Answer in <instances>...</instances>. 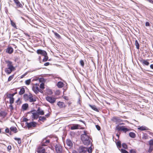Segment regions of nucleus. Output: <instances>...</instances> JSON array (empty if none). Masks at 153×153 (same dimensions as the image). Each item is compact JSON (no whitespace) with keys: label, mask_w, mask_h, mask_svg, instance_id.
Returning <instances> with one entry per match:
<instances>
[{"label":"nucleus","mask_w":153,"mask_h":153,"mask_svg":"<svg viewBox=\"0 0 153 153\" xmlns=\"http://www.w3.org/2000/svg\"><path fill=\"white\" fill-rule=\"evenodd\" d=\"M18 7L22 8L23 6L18 0H13Z\"/></svg>","instance_id":"nucleus-11"},{"label":"nucleus","mask_w":153,"mask_h":153,"mask_svg":"<svg viewBox=\"0 0 153 153\" xmlns=\"http://www.w3.org/2000/svg\"><path fill=\"white\" fill-rule=\"evenodd\" d=\"M5 62L7 64V66L8 68L15 69V68L13 65L12 62H11L9 60H7L5 61Z\"/></svg>","instance_id":"nucleus-8"},{"label":"nucleus","mask_w":153,"mask_h":153,"mask_svg":"<svg viewBox=\"0 0 153 153\" xmlns=\"http://www.w3.org/2000/svg\"><path fill=\"white\" fill-rule=\"evenodd\" d=\"M31 113L32 115L31 116V117L33 119L36 120L39 117V115L37 113L36 110H33L28 112L27 113L30 114Z\"/></svg>","instance_id":"nucleus-2"},{"label":"nucleus","mask_w":153,"mask_h":153,"mask_svg":"<svg viewBox=\"0 0 153 153\" xmlns=\"http://www.w3.org/2000/svg\"><path fill=\"white\" fill-rule=\"evenodd\" d=\"M14 69H9L8 68H6L5 69V71L7 74H9L11 72L13 71Z\"/></svg>","instance_id":"nucleus-16"},{"label":"nucleus","mask_w":153,"mask_h":153,"mask_svg":"<svg viewBox=\"0 0 153 153\" xmlns=\"http://www.w3.org/2000/svg\"><path fill=\"white\" fill-rule=\"evenodd\" d=\"M122 146L123 148L125 149H128L127 145L125 143H123L122 144Z\"/></svg>","instance_id":"nucleus-40"},{"label":"nucleus","mask_w":153,"mask_h":153,"mask_svg":"<svg viewBox=\"0 0 153 153\" xmlns=\"http://www.w3.org/2000/svg\"><path fill=\"white\" fill-rule=\"evenodd\" d=\"M10 130L7 127L5 129V132L6 133H8L9 132Z\"/></svg>","instance_id":"nucleus-54"},{"label":"nucleus","mask_w":153,"mask_h":153,"mask_svg":"<svg viewBox=\"0 0 153 153\" xmlns=\"http://www.w3.org/2000/svg\"><path fill=\"white\" fill-rule=\"evenodd\" d=\"M43 56H44V57L42 60L43 62H45L47 61L48 60V57L47 56V54L45 55H44Z\"/></svg>","instance_id":"nucleus-37"},{"label":"nucleus","mask_w":153,"mask_h":153,"mask_svg":"<svg viewBox=\"0 0 153 153\" xmlns=\"http://www.w3.org/2000/svg\"><path fill=\"white\" fill-rule=\"evenodd\" d=\"M130 153H136V151L134 149H131L130 151Z\"/></svg>","instance_id":"nucleus-57"},{"label":"nucleus","mask_w":153,"mask_h":153,"mask_svg":"<svg viewBox=\"0 0 153 153\" xmlns=\"http://www.w3.org/2000/svg\"><path fill=\"white\" fill-rule=\"evenodd\" d=\"M31 82V79H27L25 81V84L27 85H29Z\"/></svg>","instance_id":"nucleus-42"},{"label":"nucleus","mask_w":153,"mask_h":153,"mask_svg":"<svg viewBox=\"0 0 153 153\" xmlns=\"http://www.w3.org/2000/svg\"><path fill=\"white\" fill-rule=\"evenodd\" d=\"M14 76V75L10 76L8 78V81H10L13 78Z\"/></svg>","instance_id":"nucleus-46"},{"label":"nucleus","mask_w":153,"mask_h":153,"mask_svg":"<svg viewBox=\"0 0 153 153\" xmlns=\"http://www.w3.org/2000/svg\"><path fill=\"white\" fill-rule=\"evenodd\" d=\"M129 136L132 138H134L136 137V134L134 132H130L129 134Z\"/></svg>","instance_id":"nucleus-32"},{"label":"nucleus","mask_w":153,"mask_h":153,"mask_svg":"<svg viewBox=\"0 0 153 153\" xmlns=\"http://www.w3.org/2000/svg\"><path fill=\"white\" fill-rule=\"evenodd\" d=\"M14 139L17 141L18 143L19 144H20L21 143V140L20 138H18L15 137L14 138Z\"/></svg>","instance_id":"nucleus-38"},{"label":"nucleus","mask_w":153,"mask_h":153,"mask_svg":"<svg viewBox=\"0 0 153 153\" xmlns=\"http://www.w3.org/2000/svg\"><path fill=\"white\" fill-rule=\"evenodd\" d=\"M72 153H79V152H78V150L77 151L75 150H73L72 151Z\"/></svg>","instance_id":"nucleus-60"},{"label":"nucleus","mask_w":153,"mask_h":153,"mask_svg":"<svg viewBox=\"0 0 153 153\" xmlns=\"http://www.w3.org/2000/svg\"><path fill=\"white\" fill-rule=\"evenodd\" d=\"M137 129H138L141 131L147 130H149V128H147L146 127L144 126H140L139 127L137 128Z\"/></svg>","instance_id":"nucleus-19"},{"label":"nucleus","mask_w":153,"mask_h":153,"mask_svg":"<svg viewBox=\"0 0 153 153\" xmlns=\"http://www.w3.org/2000/svg\"><path fill=\"white\" fill-rule=\"evenodd\" d=\"M11 146L10 145L8 146L7 147V149L8 151H10L11 149Z\"/></svg>","instance_id":"nucleus-55"},{"label":"nucleus","mask_w":153,"mask_h":153,"mask_svg":"<svg viewBox=\"0 0 153 153\" xmlns=\"http://www.w3.org/2000/svg\"><path fill=\"white\" fill-rule=\"evenodd\" d=\"M121 152L122 153H128L127 151L123 149H121Z\"/></svg>","instance_id":"nucleus-45"},{"label":"nucleus","mask_w":153,"mask_h":153,"mask_svg":"<svg viewBox=\"0 0 153 153\" xmlns=\"http://www.w3.org/2000/svg\"><path fill=\"white\" fill-rule=\"evenodd\" d=\"M64 85L63 83L62 82L59 81L58 82L57 84V86L59 88H62L63 87Z\"/></svg>","instance_id":"nucleus-22"},{"label":"nucleus","mask_w":153,"mask_h":153,"mask_svg":"<svg viewBox=\"0 0 153 153\" xmlns=\"http://www.w3.org/2000/svg\"><path fill=\"white\" fill-rule=\"evenodd\" d=\"M80 63L81 66L82 67H83L84 66V63L83 60H81L80 61Z\"/></svg>","instance_id":"nucleus-48"},{"label":"nucleus","mask_w":153,"mask_h":153,"mask_svg":"<svg viewBox=\"0 0 153 153\" xmlns=\"http://www.w3.org/2000/svg\"><path fill=\"white\" fill-rule=\"evenodd\" d=\"M124 126H119L118 125L116 128V129L118 131H122Z\"/></svg>","instance_id":"nucleus-29"},{"label":"nucleus","mask_w":153,"mask_h":153,"mask_svg":"<svg viewBox=\"0 0 153 153\" xmlns=\"http://www.w3.org/2000/svg\"><path fill=\"white\" fill-rule=\"evenodd\" d=\"M91 146H90L89 147L87 148V152H88V153H92V151L93 149L92 148V143L91 144Z\"/></svg>","instance_id":"nucleus-28"},{"label":"nucleus","mask_w":153,"mask_h":153,"mask_svg":"<svg viewBox=\"0 0 153 153\" xmlns=\"http://www.w3.org/2000/svg\"><path fill=\"white\" fill-rule=\"evenodd\" d=\"M49 64H50V63L49 62H47L45 63L44 64V65L45 66H47L49 65Z\"/></svg>","instance_id":"nucleus-59"},{"label":"nucleus","mask_w":153,"mask_h":153,"mask_svg":"<svg viewBox=\"0 0 153 153\" xmlns=\"http://www.w3.org/2000/svg\"><path fill=\"white\" fill-rule=\"evenodd\" d=\"M66 142L67 145L71 147L72 146V143L70 139H67L66 141Z\"/></svg>","instance_id":"nucleus-21"},{"label":"nucleus","mask_w":153,"mask_h":153,"mask_svg":"<svg viewBox=\"0 0 153 153\" xmlns=\"http://www.w3.org/2000/svg\"><path fill=\"white\" fill-rule=\"evenodd\" d=\"M7 115L6 113L4 111H1L0 112V116L3 117H5Z\"/></svg>","instance_id":"nucleus-30"},{"label":"nucleus","mask_w":153,"mask_h":153,"mask_svg":"<svg viewBox=\"0 0 153 153\" xmlns=\"http://www.w3.org/2000/svg\"><path fill=\"white\" fill-rule=\"evenodd\" d=\"M42 142L45 143L46 144H47L50 142V140H46L45 138L43 139L42 140Z\"/></svg>","instance_id":"nucleus-41"},{"label":"nucleus","mask_w":153,"mask_h":153,"mask_svg":"<svg viewBox=\"0 0 153 153\" xmlns=\"http://www.w3.org/2000/svg\"><path fill=\"white\" fill-rule=\"evenodd\" d=\"M45 79L44 78H40L39 79V81L40 82H44Z\"/></svg>","instance_id":"nucleus-49"},{"label":"nucleus","mask_w":153,"mask_h":153,"mask_svg":"<svg viewBox=\"0 0 153 153\" xmlns=\"http://www.w3.org/2000/svg\"><path fill=\"white\" fill-rule=\"evenodd\" d=\"M29 100L30 102H34L36 101V97H33V95L31 94L30 93V96Z\"/></svg>","instance_id":"nucleus-9"},{"label":"nucleus","mask_w":153,"mask_h":153,"mask_svg":"<svg viewBox=\"0 0 153 153\" xmlns=\"http://www.w3.org/2000/svg\"><path fill=\"white\" fill-rule=\"evenodd\" d=\"M148 138L147 135L146 134V135L144 134L143 136L142 137V138L143 139H146Z\"/></svg>","instance_id":"nucleus-50"},{"label":"nucleus","mask_w":153,"mask_h":153,"mask_svg":"<svg viewBox=\"0 0 153 153\" xmlns=\"http://www.w3.org/2000/svg\"><path fill=\"white\" fill-rule=\"evenodd\" d=\"M150 3L153 4V1L152 0H147Z\"/></svg>","instance_id":"nucleus-64"},{"label":"nucleus","mask_w":153,"mask_h":153,"mask_svg":"<svg viewBox=\"0 0 153 153\" xmlns=\"http://www.w3.org/2000/svg\"><path fill=\"white\" fill-rule=\"evenodd\" d=\"M46 100L51 103H53L56 101V99L52 97L47 96Z\"/></svg>","instance_id":"nucleus-6"},{"label":"nucleus","mask_w":153,"mask_h":153,"mask_svg":"<svg viewBox=\"0 0 153 153\" xmlns=\"http://www.w3.org/2000/svg\"><path fill=\"white\" fill-rule=\"evenodd\" d=\"M96 128H97V129L99 131V130H100L101 128L100 127V126H99L98 125H96Z\"/></svg>","instance_id":"nucleus-52"},{"label":"nucleus","mask_w":153,"mask_h":153,"mask_svg":"<svg viewBox=\"0 0 153 153\" xmlns=\"http://www.w3.org/2000/svg\"><path fill=\"white\" fill-rule=\"evenodd\" d=\"M37 113L39 115H43L44 114V112L43 110L41 109L40 107H39L38 108L37 110L36 111Z\"/></svg>","instance_id":"nucleus-13"},{"label":"nucleus","mask_w":153,"mask_h":153,"mask_svg":"<svg viewBox=\"0 0 153 153\" xmlns=\"http://www.w3.org/2000/svg\"><path fill=\"white\" fill-rule=\"evenodd\" d=\"M142 61H143L142 64L143 65H145L148 66L149 64V62L147 61V60L144 59V60H142Z\"/></svg>","instance_id":"nucleus-33"},{"label":"nucleus","mask_w":153,"mask_h":153,"mask_svg":"<svg viewBox=\"0 0 153 153\" xmlns=\"http://www.w3.org/2000/svg\"><path fill=\"white\" fill-rule=\"evenodd\" d=\"M39 120H38V122H39V121H41L42 122H44L46 120V117L44 116H39Z\"/></svg>","instance_id":"nucleus-26"},{"label":"nucleus","mask_w":153,"mask_h":153,"mask_svg":"<svg viewBox=\"0 0 153 153\" xmlns=\"http://www.w3.org/2000/svg\"><path fill=\"white\" fill-rule=\"evenodd\" d=\"M130 130H131L130 129L125 127V126H124L122 131L123 132H124L125 133H126V132H127L128 131H130Z\"/></svg>","instance_id":"nucleus-35"},{"label":"nucleus","mask_w":153,"mask_h":153,"mask_svg":"<svg viewBox=\"0 0 153 153\" xmlns=\"http://www.w3.org/2000/svg\"><path fill=\"white\" fill-rule=\"evenodd\" d=\"M116 144L118 148H120L121 147V143L120 141H117L116 142Z\"/></svg>","instance_id":"nucleus-36"},{"label":"nucleus","mask_w":153,"mask_h":153,"mask_svg":"<svg viewBox=\"0 0 153 153\" xmlns=\"http://www.w3.org/2000/svg\"><path fill=\"white\" fill-rule=\"evenodd\" d=\"M153 143V140H150L149 141V145L150 146H152V145H153V144L152 143Z\"/></svg>","instance_id":"nucleus-51"},{"label":"nucleus","mask_w":153,"mask_h":153,"mask_svg":"<svg viewBox=\"0 0 153 153\" xmlns=\"http://www.w3.org/2000/svg\"><path fill=\"white\" fill-rule=\"evenodd\" d=\"M40 88L42 89H43L45 88L44 87V84L42 82L40 85Z\"/></svg>","instance_id":"nucleus-43"},{"label":"nucleus","mask_w":153,"mask_h":153,"mask_svg":"<svg viewBox=\"0 0 153 153\" xmlns=\"http://www.w3.org/2000/svg\"><path fill=\"white\" fill-rule=\"evenodd\" d=\"M25 91L24 87H22L20 91L19 92V94L20 95L23 94L25 92Z\"/></svg>","instance_id":"nucleus-27"},{"label":"nucleus","mask_w":153,"mask_h":153,"mask_svg":"<svg viewBox=\"0 0 153 153\" xmlns=\"http://www.w3.org/2000/svg\"><path fill=\"white\" fill-rule=\"evenodd\" d=\"M13 51V49L12 47H8L6 50V52L9 54H11L12 53Z\"/></svg>","instance_id":"nucleus-12"},{"label":"nucleus","mask_w":153,"mask_h":153,"mask_svg":"<svg viewBox=\"0 0 153 153\" xmlns=\"http://www.w3.org/2000/svg\"><path fill=\"white\" fill-rule=\"evenodd\" d=\"M10 129L11 131L13 132L14 133H16L18 131L17 128L14 126H11L10 127Z\"/></svg>","instance_id":"nucleus-24"},{"label":"nucleus","mask_w":153,"mask_h":153,"mask_svg":"<svg viewBox=\"0 0 153 153\" xmlns=\"http://www.w3.org/2000/svg\"><path fill=\"white\" fill-rule=\"evenodd\" d=\"M10 104H12L14 102V99L13 97L10 98Z\"/></svg>","instance_id":"nucleus-44"},{"label":"nucleus","mask_w":153,"mask_h":153,"mask_svg":"<svg viewBox=\"0 0 153 153\" xmlns=\"http://www.w3.org/2000/svg\"><path fill=\"white\" fill-rule=\"evenodd\" d=\"M39 88L37 86L35 88V87H33V90L34 91V92L36 94H37L39 91Z\"/></svg>","instance_id":"nucleus-23"},{"label":"nucleus","mask_w":153,"mask_h":153,"mask_svg":"<svg viewBox=\"0 0 153 153\" xmlns=\"http://www.w3.org/2000/svg\"><path fill=\"white\" fill-rule=\"evenodd\" d=\"M111 120L114 122L117 123L120 122V119L118 117H114Z\"/></svg>","instance_id":"nucleus-14"},{"label":"nucleus","mask_w":153,"mask_h":153,"mask_svg":"<svg viewBox=\"0 0 153 153\" xmlns=\"http://www.w3.org/2000/svg\"><path fill=\"white\" fill-rule=\"evenodd\" d=\"M9 107L10 108V110L11 111L13 110L14 109V108L12 105V104H10L9 105Z\"/></svg>","instance_id":"nucleus-53"},{"label":"nucleus","mask_w":153,"mask_h":153,"mask_svg":"<svg viewBox=\"0 0 153 153\" xmlns=\"http://www.w3.org/2000/svg\"><path fill=\"white\" fill-rule=\"evenodd\" d=\"M30 96V93L28 95L27 94H25L23 95V98L24 100L25 101H27L29 100Z\"/></svg>","instance_id":"nucleus-17"},{"label":"nucleus","mask_w":153,"mask_h":153,"mask_svg":"<svg viewBox=\"0 0 153 153\" xmlns=\"http://www.w3.org/2000/svg\"><path fill=\"white\" fill-rule=\"evenodd\" d=\"M89 106L94 111H96L97 112H99L98 109L97 108L96 106L95 105H89Z\"/></svg>","instance_id":"nucleus-20"},{"label":"nucleus","mask_w":153,"mask_h":153,"mask_svg":"<svg viewBox=\"0 0 153 153\" xmlns=\"http://www.w3.org/2000/svg\"><path fill=\"white\" fill-rule=\"evenodd\" d=\"M28 120V119L26 118H24L23 119V121L24 122H27Z\"/></svg>","instance_id":"nucleus-61"},{"label":"nucleus","mask_w":153,"mask_h":153,"mask_svg":"<svg viewBox=\"0 0 153 153\" xmlns=\"http://www.w3.org/2000/svg\"><path fill=\"white\" fill-rule=\"evenodd\" d=\"M152 146H150L149 149V150H148V152H149L150 153L152 152Z\"/></svg>","instance_id":"nucleus-56"},{"label":"nucleus","mask_w":153,"mask_h":153,"mask_svg":"<svg viewBox=\"0 0 153 153\" xmlns=\"http://www.w3.org/2000/svg\"><path fill=\"white\" fill-rule=\"evenodd\" d=\"M10 22L11 25L15 28H16V26L15 22H13V21L10 20Z\"/></svg>","instance_id":"nucleus-39"},{"label":"nucleus","mask_w":153,"mask_h":153,"mask_svg":"<svg viewBox=\"0 0 153 153\" xmlns=\"http://www.w3.org/2000/svg\"><path fill=\"white\" fill-rule=\"evenodd\" d=\"M36 52L38 54H41L43 56L47 55V53L45 51L41 49L37 50Z\"/></svg>","instance_id":"nucleus-7"},{"label":"nucleus","mask_w":153,"mask_h":153,"mask_svg":"<svg viewBox=\"0 0 153 153\" xmlns=\"http://www.w3.org/2000/svg\"><path fill=\"white\" fill-rule=\"evenodd\" d=\"M28 106V104L27 103H25L22 105V108L23 110H26Z\"/></svg>","instance_id":"nucleus-25"},{"label":"nucleus","mask_w":153,"mask_h":153,"mask_svg":"<svg viewBox=\"0 0 153 153\" xmlns=\"http://www.w3.org/2000/svg\"><path fill=\"white\" fill-rule=\"evenodd\" d=\"M52 32L54 34L56 38H58V39H60L61 38V37L60 36L58 33L54 32L53 30L52 31Z\"/></svg>","instance_id":"nucleus-31"},{"label":"nucleus","mask_w":153,"mask_h":153,"mask_svg":"<svg viewBox=\"0 0 153 153\" xmlns=\"http://www.w3.org/2000/svg\"><path fill=\"white\" fill-rule=\"evenodd\" d=\"M80 127V125L77 124H73L71 126V129L72 130L79 129Z\"/></svg>","instance_id":"nucleus-10"},{"label":"nucleus","mask_w":153,"mask_h":153,"mask_svg":"<svg viewBox=\"0 0 153 153\" xmlns=\"http://www.w3.org/2000/svg\"><path fill=\"white\" fill-rule=\"evenodd\" d=\"M135 46H136V48L138 49H139V47H140V45H139V42H138V41H137V40H135Z\"/></svg>","instance_id":"nucleus-34"},{"label":"nucleus","mask_w":153,"mask_h":153,"mask_svg":"<svg viewBox=\"0 0 153 153\" xmlns=\"http://www.w3.org/2000/svg\"><path fill=\"white\" fill-rule=\"evenodd\" d=\"M26 125L28 128H30L32 127H36L37 125V123L34 121H32L30 123L27 122L26 123Z\"/></svg>","instance_id":"nucleus-4"},{"label":"nucleus","mask_w":153,"mask_h":153,"mask_svg":"<svg viewBox=\"0 0 153 153\" xmlns=\"http://www.w3.org/2000/svg\"><path fill=\"white\" fill-rule=\"evenodd\" d=\"M50 116V114L49 113L47 114L46 115H45V116L47 117H49Z\"/></svg>","instance_id":"nucleus-63"},{"label":"nucleus","mask_w":153,"mask_h":153,"mask_svg":"<svg viewBox=\"0 0 153 153\" xmlns=\"http://www.w3.org/2000/svg\"><path fill=\"white\" fill-rule=\"evenodd\" d=\"M47 145L45 143L42 141V146H46Z\"/></svg>","instance_id":"nucleus-62"},{"label":"nucleus","mask_w":153,"mask_h":153,"mask_svg":"<svg viewBox=\"0 0 153 153\" xmlns=\"http://www.w3.org/2000/svg\"><path fill=\"white\" fill-rule=\"evenodd\" d=\"M45 151V149L42 147H40L38 149L37 152L38 153H44Z\"/></svg>","instance_id":"nucleus-18"},{"label":"nucleus","mask_w":153,"mask_h":153,"mask_svg":"<svg viewBox=\"0 0 153 153\" xmlns=\"http://www.w3.org/2000/svg\"><path fill=\"white\" fill-rule=\"evenodd\" d=\"M87 131H84V133L81 135V139L83 143L85 146L91 144L92 139L87 135Z\"/></svg>","instance_id":"nucleus-1"},{"label":"nucleus","mask_w":153,"mask_h":153,"mask_svg":"<svg viewBox=\"0 0 153 153\" xmlns=\"http://www.w3.org/2000/svg\"><path fill=\"white\" fill-rule=\"evenodd\" d=\"M145 25L146 26H150V24L149 22H146Z\"/></svg>","instance_id":"nucleus-58"},{"label":"nucleus","mask_w":153,"mask_h":153,"mask_svg":"<svg viewBox=\"0 0 153 153\" xmlns=\"http://www.w3.org/2000/svg\"><path fill=\"white\" fill-rule=\"evenodd\" d=\"M55 148L57 153H62V148L59 144H56L55 146Z\"/></svg>","instance_id":"nucleus-5"},{"label":"nucleus","mask_w":153,"mask_h":153,"mask_svg":"<svg viewBox=\"0 0 153 153\" xmlns=\"http://www.w3.org/2000/svg\"><path fill=\"white\" fill-rule=\"evenodd\" d=\"M77 150L79 153H87V148L83 146H79Z\"/></svg>","instance_id":"nucleus-3"},{"label":"nucleus","mask_w":153,"mask_h":153,"mask_svg":"<svg viewBox=\"0 0 153 153\" xmlns=\"http://www.w3.org/2000/svg\"><path fill=\"white\" fill-rule=\"evenodd\" d=\"M7 97L10 99L13 97L12 94H7Z\"/></svg>","instance_id":"nucleus-47"},{"label":"nucleus","mask_w":153,"mask_h":153,"mask_svg":"<svg viewBox=\"0 0 153 153\" xmlns=\"http://www.w3.org/2000/svg\"><path fill=\"white\" fill-rule=\"evenodd\" d=\"M57 105L60 108H62L65 107V105L63 102L59 101L58 102Z\"/></svg>","instance_id":"nucleus-15"}]
</instances>
